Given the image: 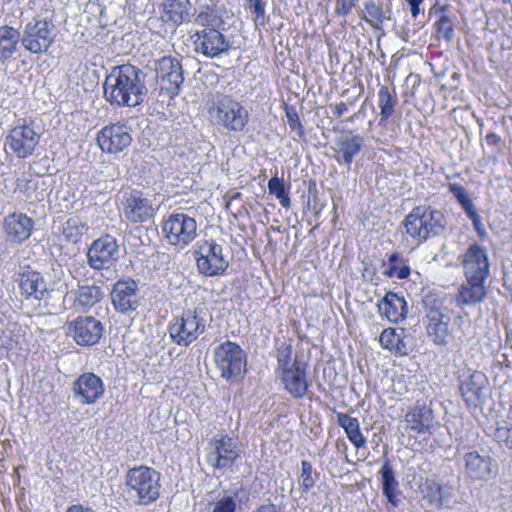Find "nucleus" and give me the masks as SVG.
<instances>
[{"instance_id":"f704fd0d","label":"nucleus","mask_w":512,"mask_h":512,"mask_svg":"<svg viewBox=\"0 0 512 512\" xmlns=\"http://www.w3.org/2000/svg\"><path fill=\"white\" fill-rule=\"evenodd\" d=\"M195 13V23L206 27L205 29H220L224 25L221 11L213 1L196 8Z\"/></svg>"},{"instance_id":"3c124183","label":"nucleus","mask_w":512,"mask_h":512,"mask_svg":"<svg viewBox=\"0 0 512 512\" xmlns=\"http://www.w3.org/2000/svg\"><path fill=\"white\" fill-rule=\"evenodd\" d=\"M358 0H337L335 11L338 14H348L351 9L356 5Z\"/></svg>"},{"instance_id":"39448f33","label":"nucleus","mask_w":512,"mask_h":512,"mask_svg":"<svg viewBox=\"0 0 512 512\" xmlns=\"http://www.w3.org/2000/svg\"><path fill=\"white\" fill-rule=\"evenodd\" d=\"M243 451L237 439L228 435L214 437L209 441L207 462L214 470L232 472Z\"/></svg>"},{"instance_id":"7c9ffc66","label":"nucleus","mask_w":512,"mask_h":512,"mask_svg":"<svg viewBox=\"0 0 512 512\" xmlns=\"http://www.w3.org/2000/svg\"><path fill=\"white\" fill-rule=\"evenodd\" d=\"M364 9L361 19L365 20L372 28L381 30L384 21L390 20L392 11L391 4H376L374 1H367L363 4Z\"/></svg>"},{"instance_id":"ea45409f","label":"nucleus","mask_w":512,"mask_h":512,"mask_svg":"<svg viewBox=\"0 0 512 512\" xmlns=\"http://www.w3.org/2000/svg\"><path fill=\"white\" fill-rule=\"evenodd\" d=\"M396 104V94L392 93L387 86L382 85L378 91L380 122L387 121L394 114Z\"/></svg>"},{"instance_id":"72a5a7b5","label":"nucleus","mask_w":512,"mask_h":512,"mask_svg":"<svg viewBox=\"0 0 512 512\" xmlns=\"http://www.w3.org/2000/svg\"><path fill=\"white\" fill-rule=\"evenodd\" d=\"M465 473L472 479H487L491 474L490 458L469 452L465 455Z\"/></svg>"},{"instance_id":"aec40b11","label":"nucleus","mask_w":512,"mask_h":512,"mask_svg":"<svg viewBox=\"0 0 512 512\" xmlns=\"http://www.w3.org/2000/svg\"><path fill=\"white\" fill-rule=\"evenodd\" d=\"M462 265L466 279L486 280L489 276L488 255L477 244L469 246L463 255Z\"/></svg>"},{"instance_id":"ddd939ff","label":"nucleus","mask_w":512,"mask_h":512,"mask_svg":"<svg viewBox=\"0 0 512 512\" xmlns=\"http://www.w3.org/2000/svg\"><path fill=\"white\" fill-rule=\"evenodd\" d=\"M41 134L35 130L33 124H23L11 129L6 138L5 146L18 158H27L33 154L39 144Z\"/></svg>"},{"instance_id":"2eb2a0df","label":"nucleus","mask_w":512,"mask_h":512,"mask_svg":"<svg viewBox=\"0 0 512 512\" xmlns=\"http://www.w3.org/2000/svg\"><path fill=\"white\" fill-rule=\"evenodd\" d=\"M156 76L160 89L170 96L177 95L184 81L180 61L171 56H164L157 61Z\"/></svg>"},{"instance_id":"423d86ee","label":"nucleus","mask_w":512,"mask_h":512,"mask_svg":"<svg viewBox=\"0 0 512 512\" xmlns=\"http://www.w3.org/2000/svg\"><path fill=\"white\" fill-rule=\"evenodd\" d=\"M206 316L207 310L204 307H196L193 311L185 312L169 328L172 340L182 346L191 344L205 331Z\"/></svg>"},{"instance_id":"c03bdc74","label":"nucleus","mask_w":512,"mask_h":512,"mask_svg":"<svg viewBox=\"0 0 512 512\" xmlns=\"http://www.w3.org/2000/svg\"><path fill=\"white\" fill-rule=\"evenodd\" d=\"M278 368L282 372L300 365L296 359L292 358V348L290 345H282L277 350Z\"/></svg>"},{"instance_id":"8fccbe9b","label":"nucleus","mask_w":512,"mask_h":512,"mask_svg":"<svg viewBox=\"0 0 512 512\" xmlns=\"http://www.w3.org/2000/svg\"><path fill=\"white\" fill-rule=\"evenodd\" d=\"M286 116H287L288 124H289L290 128L293 130H298V135L302 136L303 135V126L300 122V119H299V116L297 115V113L294 111L287 110Z\"/></svg>"},{"instance_id":"a878e982","label":"nucleus","mask_w":512,"mask_h":512,"mask_svg":"<svg viewBox=\"0 0 512 512\" xmlns=\"http://www.w3.org/2000/svg\"><path fill=\"white\" fill-rule=\"evenodd\" d=\"M379 312L390 322L398 323L407 316V303L403 297L396 293L388 292L378 304Z\"/></svg>"},{"instance_id":"dca6fc26","label":"nucleus","mask_w":512,"mask_h":512,"mask_svg":"<svg viewBox=\"0 0 512 512\" xmlns=\"http://www.w3.org/2000/svg\"><path fill=\"white\" fill-rule=\"evenodd\" d=\"M104 384L94 373H83L72 386L73 396L82 405H93L104 394Z\"/></svg>"},{"instance_id":"5701e85b","label":"nucleus","mask_w":512,"mask_h":512,"mask_svg":"<svg viewBox=\"0 0 512 512\" xmlns=\"http://www.w3.org/2000/svg\"><path fill=\"white\" fill-rule=\"evenodd\" d=\"M220 29H203L195 33L196 52L206 57H216L229 49V42Z\"/></svg>"},{"instance_id":"a18cd8bd","label":"nucleus","mask_w":512,"mask_h":512,"mask_svg":"<svg viewBox=\"0 0 512 512\" xmlns=\"http://www.w3.org/2000/svg\"><path fill=\"white\" fill-rule=\"evenodd\" d=\"M449 192L457 199L465 212L473 214V202L466 192L465 188L457 183H450L448 185Z\"/></svg>"},{"instance_id":"f3484780","label":"nucleus","mask_w":512,"mask_h":512,"mask_svg":"<svg viewBox=\"0 0 512 512\" xmlns=\"http://www.w3.org/2000/svg\"><path fill=\"white\" fill-rule=\"evenodd\" d=\"M97 142L103 152L116 154L129 147L132 137L127 126L112 124L98 132Z\"/></svg>"},{"instance_id":"4d7b16f0","label":"nucleus","mask_w":512,"mask_h":512,"mask_svg":"<svg viewBox=\"0 0 512 512\" xmlns=\"http://www.w3.org/2000/svg\"><path fill=\"white\" fill-rule=\"evenodd\" d=\"M212 1L213 0H187V5L189 6V8L194 7V9L196 10V8H200L202 7V5L209 4Z\"/></svg>"},{"instance_id":"603ef678","label":"nucleus","mask_w":512,"mask_h":512,"mask_svg":"<svg viewBox=\"0 0 512 512\" xmlns=\"http://www.w3.org/2000/svg\"><path fill=\"white\" fill-rule=\"evenodd\" d=\"M247 3L249 4V7L253 9V12L256 14L257 17L264 16L265 8L262 0L247 1Z\"/></svg>"},{"instance_id":"a211bd4d","label":"nucleus","mask_w":512,"mask_h":512,"mask_svg":"<svg viewBox=\"0 0 512 512\" xmlns=\"http://www.w3.org/2000/svg\"><path fill=\"white\" fill-rule=\"evenodd\" d=\"M68 331L78 345L92 346L102 337L103 326L93 317H79L69 324Z\"/></svg>"},{"instance_id":"412c9836","label":"nucleus","mask_w":512,"mask_h":512,"mask_svg":"<svg viewBox=\"0 0 512 512\" xmlns=\"http://www.w3.org/2000/svg\"><path fill=\"white\" fill-rule=\"evenodd\" d=\"M114 308L121 313L135 311L139 305L138 285L132 280L117 281L111 291Z\"/></svg>"},{"instance_id":"680f3d73","label":"nucleus","mask_w":512,"mask_h":512,"mask_svg":"<svg viewBox=\"0 0 512 512\" xmlns=\"http://www.w3.org/2000/svg\"><path fill=\"white\" fill-rule=\"evenodd\" d=\"M397 258H398L397 254H392V255L389 256V261L390 262L396 261Z\"/></svg>"},{"instance_id":"f03ea898","label":"nucleus","mask_w":512,"mask_h":512,"mask_svg":"<svg viewBox=\"0 0 512 512\" xmlns=\"http://www.w3.org/2000/svg\"><path fill=\"white\" fill-rule=\"evenodd\" d=\"M210 121L229 132H241L249 122L248 110L229 95L217 94L207 102Z\"/></svg>"},{"instance_id":"5fc2aeb1","label":"nucleus","mask_w":512,"mask_h":512,"mask_svg":"<svg viewBox=\"0 0 512 512\" xmlns=\"http://www.w3.org/2000/svg\"><path fill=\"white\" fill-rule=\"evenodd\" d=\"M331 109L336 117H341L347 111V105L341 102L339 104L331 106Z\"/></svg>"},{"instance_id":"c85d7f7f","label":"nucleus","mask_w":512,"mask_h":512,"mask_svg":"<svg viewBox=\"0 0 512 512\" xmlns=\"http://www.w3.org/2000/svg\"><path fill=\"white\" fill-rule=\"evenodd\" d=\"M433 412L425 405H417L411 408L405 415L407 427L412 431L422 434L430 430L433 424Z\"/></svg>"},{"instance_id":"f257e3e1","label":"nucleus","mask_w":512,"mask_h":512,"mask_svg":"<svg viewBox=\"0 0 512 512\" xmlns=\"http://www.w3.org/2000/svg\"><path fill=\"white\" fill-rule=\"evenodd\" d=\"M146 92L145 74L131 64L114 67L104 82L106 100L118 106L135 107L143 102Z\"/></svg>"},{"instance_id":"bb28decb","label":"nucleus","mask_w":512,"mask_h":512,"mask_svg":"<svg viewBox=\"0 0 512 512\" xmlns=\"http://www.w3.org/2000/svg\"><path fill=\"white\" fill-rule=\"evenodd\" d=\"M285 390L294 398H302L308 390L306 372L301 365L286 370L280 375Z\"/></svg>"},{"instance_id":"9b49d317","label":"nucleus","mask_w":512,"mask_h":512,"mask_svg":"<svg viewBox=\"0 0 512 512\" xmlns=\"http://www.w3.org/2000/svg\"><path fill=\"white\" fill-rule=\"evenodd\" d=\"M53 26L47 20L33 19L25 26L22 45L31 53L46 52L54 40Z\"/></svg>"},{"instance_id":"6ab92c4d","label":"nucleus","mask_w":512,"mask_h":512,"mask_svg":"<svg viewBox=\"0 0 512 512\" xmlns=\"http://www.w3.org/2000/svg\"><path fill=\"white\" fill-rule=\"evenodd\" d=\"M122 213L129 222L143 223L153 217L154 208L150 199L138 191H133L125 195L122 202Z\"/></svg>"},{"instance_id":"4468645a","label":"nucleus","mask_w":512,"mask_h":512,"mask_svg":"<svg viewBox=\"0 0 512 512\" xmlns=\"http://www.w3.org/2000/svg\"><path fill=\"white\" fill-rule=\"evenodd\" d=\"M119 258V246L111 235L95 240L87 252V261L95 270L109 269Z\"/></svg>"},{"instance_id":"6e6552de","label":"nucleus","mask_w":512,"mask_h":512,"mask_svg":"<svg viewBox=\"0 0 512 512\" xmlns=\"http://www.w3.org/2000/svg\"><path fill=\"white\" fill-rule=\"evenodd\" d=\"M195 260L200 274L208 277L222 275L229 266L223 248L215 240H205L195 251Z\"/></svg>"},{"instance_id":"f8f14e48","label":"nucleus","mask_w":512,"mask_h":512,"mask_svg":"<svg viewBox=\"0 0 512 512\" xmlns=\"http://www.w3.org/2000/svg\"><path fill=\"white\" fill-rule=\"evenodd\" d=\"M16 282L21 295L26 300L41 301L53 291L52 284L48 283L40 272L30 266L20 268Z\"/></svg>"},{"instance_id":"de8ad7c7","label":"nucleus","mask_w":512,"mask_h":512,"mask_svg":"<svg viewBox=\"0 0 512 512\" xmlns=\"http://www.w3.org/2000/svg\"><path fill=\"white\" fill-rule=\"evenodd\" d=\"M301 487L304 491H308L311 489L316 482L317 474L313 473L312 464L306 460H303L301 463Z\"/></svg>"},{"instance_id":"864d4df0","label":"nucleus","mask_w":512,"mask_h":512,"mask_svg":"<svg viewBox=\"0 0 512 512\" xmlns=\"http://www.w3.org/2000/svg\"><path fill=\"white\" fill-rule=\"evenodd\" d=\"M409 6H410V12L414 19L417 18V16L420 13V5L423 3V0H405Z\"/></svg>"},{"instance_id":"e2e57ef3","label":"nucleus","mask_w":512,"mask_h":512,"mask_svg":"<svg viewBox=\"0 0 512 512\" xmlns=\"http://www.w3.org/2000/svg\"><path fill=\"white\" fill-rule=\"evenodd\" d=\"M437 490L440 491L441 487L439 485L436 486Z\"/></svg>"},{"instance_id":"09e8293b","label":"nucleus","mask_w":512,"mask_h":512,"mask_svg":"<svg viewBox=\"0 0 512 512\" xmlns=\"http://www.w3.org/2000/svg\"><path fill=\"white\" fill-rule=\"evenodd\" d=\"M495 436L500 442H504L507 447L512 448V425L498 427Z\"/></svg>"},{"instance_id":"49530a36","label":"nucleus","mask_w":512,"mask_h":512,"mask_svg":"<svg viewBox=\"0 0 512 512\" xmlns=\"http://www.w3.org/2000/svg\"><path fill=\"white\" fill-rule=\"evenodd\" d=\"M434 28L438 39H443L448 43L452 41L454 28L453 23L448 16H441L439 20L435 22Z\"/></svg>"},{"instance_id":"58836bf2","label":"nucleus","mask_w":512,"mask_h":512,"mask_svg":"<svg viewBox=\"0 0 512 512\" xmlns=\"http://www.w3.org/2000/svg\"><path fill=\"white\" fill-rule=\"evenodd\" d=\"M164 15L168 21L181 24L187 20L190 15L187 0H166L164 3Z\"/></svg>"},{"instance_id":"1a4fd4ad","label":"nucleus","mask_w":512,"mask_h":512,"mask_svg":"<svg viewBox=\"0 0 512 512\" xmlns=\"http://www.w3.org/2000/svg\"><path fill=\"white\" fill-rule=\"evenodd\" d=\"M214 357L221 376L227 380L240 377L245 371L246 354L234 342L226 341L219 345L214 351Z\"/></svg>"},{"instance_id":"13d9d810","label":"nucleus","mask_w":512,"mask_h":512,"mask_svg":"<svg viewBox=\"0 0 512 512\" xmlns=\"http://www.w3.org/2000/svg\"><path fill=\"white\" fill-rule=\"evenodd\" d=\"M66 512H94V511L89 507H84L83 505L75 504V505L70 506L66 510Z\"/></svg>"},{"instance_id":"0eeeda50","label":"nucleus","mask_w":512,"mask_h":512,"mask_svg":"<svg viewBox=\"0 0 512 512\" xmlns=\"http://www.w3.org/2000/svg\"><path fill=\"white\" fill-rule=\"evenodd\" d=\"M161 229L167 242L178 249L187 247L197 237V222L185 213L170 214Z\"/></svg>"},{"instance_id":"4be33fe9","label":"nucleus","mask_w":512,"mask_h":512,"mask_svg":"<svg viewBox=\"0 0 512 512\" xmlns=\"http://www.w3.org/2000/svg\"><path fill=\"white\" fill-rule=\"evenodd\" d=\"M488 379L480 371H473L461 381V395L468 406H480L486 400Z\"/></svg>"},{"instance_id":"20e7f679","label":"nucleus","mask_w":512,"mask_h":512,"mask_svg":"<svg viewBox=\"0 0 512 512\" xmlns=\"http://www.w3.org/2000/svg\"><path fill=\"white\" fill-rule=\"evenodd\" d=\"M405 232L417 243L441 234L446 220L441 211L430 206L415 207L404 219Z\"/></svg>"},{"instance_id":"bf43d9fd","label":"nucleus","mask_w":512,"mask_h":512,"mask_svg":"<svg viewBox=\"0 0 512 512\" xmlns=\"http://www.w3.org/2000/svg\"><path fill=\"white\" fill-rule=\"evenodd\" d=\"M466 214L472 220L475 228L478 229V226L480 225V217L477 213L476 208L473 207V214H471L470 212H466Z\"/></svg>"},{"instance_id":"052dcab7","label":"nucleus","mask_w":512,"mask_h":512,"mask_svg":"<svg viewBox=\"0 0 512 512\" xmlns=\"http://www.w3.org/2000/svg\"><path fill=\"white\" fill-rule=\"evenodd\" d=\"M410 275V268L408 266H403L400 269L396 270V276L398 279H405Z\"/></svg>"},{"instance_id":"a19ab883","label":"nucleus","mask_w":512,"mask_h":512,"mask_svg":"<svg viewBox=\"0 0 512 512\" xmlns=\"http://www.w3.org/2000/svg\"><path fill=\"white\" fill-rule=\"evenodd\" d=\"M87 230V221L72 216L64 223L62 233L68 241L76 243Z\"/></svg>"},{"instance_id":"7ed1b4c3","label":"nucleus","mask_w":512,"mask_h":512,"mask_svg":"<svg viewBox=\"0 0 512 512\" xmlns=\"http://www.w3.org/2000/svg\"><path fill=\"white\" fill-rule=\"evenodd\" d=\"M128 498L137 505H149L160 496V473L148 466L128 470L125 477Z\"/></svg>"},{"instance_id":"4c0bfd02","label":"nucleus","mask_w":512,"mask_h":512,"mask_svg":"<svg viewBox=\"0 0 512 512\" xmlns=\"http://www.w3.org/2000/svg\"><path fill=\"white\" fill-rule=\"evenodd\" d=\"M231 493L233 496H226L218 500L215 503L212 512H236V501L234 498H236L239 503H245L249 498L247 489H245L242 485H234Z\"/></svg>"},{"instance_id":"cd10ccee","label":"nucleus","mask_w":512,"mask_h":512,"mask_svg":"<svg viewBox=\"0 0 512 512\" xmlns=\"http://www.w3.org/2000/svg\"><path fill=\"white\" fill-rule=\"evenodd\" d=\"M408 337L403 328H386L379 337L381 346L396 355H407L409 353Z\"/></svg>"},{"instance_id":"b1692460","label":"nucleus","mask_w":512,"mask_h":512,"mask_svg":"<svg viewBox=\"0 0 512 512\" xmlns=\"http://www.w3.org/2000/svg\"><path fill=\"white\" fill-rule=\"evenodd\" d=\"M34 227L33 220L23 213H11L5 217L3 228L9 242L21 244L27 240Z\"/></svg>"},{"instance_id":"393cba45","label":"nucleus","mask_w":512,"mask_h":512,"mask_svg":"<svg viewBox=\"0 0 512 512\" xmlns=\"http://www.w3.org/2000/svg\"><path fill=\"white\" fill-rule=\"evenodd\" d=\"M485 280L466 279L455 297L458 307L471 306L482 302L486 298Z\"/></svg>"},{"instance_id":"c756f323","label":"nucleus","mask_w":512,"mask_h":512,"mask_svg":"<svg viewBox=\"0 0 512 512\" xmlns=\"http://www.w3.org/2000/svg\"><path fill=\"white\" fill-rule=\"evenodd\" d=\"M364 144V140L359 135L352 133L343 135L336 143V159L339 163L344 162L350 166L353 158L360 152Z\"/></svg>"},{"instance_id":"473e14b6","label":"nucleus","mask_w":512,"mask_h":512,"mask_svg":"<svg viewBox=\"0 0 512 512\" xmlns=\"http://www.w3.org/2000/svg\"><path fill=\"white\" fill-rule=\"evenodd\" d=\"M379 473L381 475V480H382L383 494L385 495L388 502L392 506H394V507L398 506V503L400 501L398 498V496L400 494L399 484L395 478L394 470H393L392 466L390 465V462L388 459H385Z\"/></svg>"},{"instance_id":"9d476101","label":"nucleus","mask_w":512,"mask_h":512,"mask_svg":"<svg viewBox=\"0 0 512 512\" xmlns=\"http://www.w3.org/2000/svg\"><path fill=\"white\" fill-rule=\"evenodd\" d=\"M451 317L448 309L438 303L427 307L425 327L428 338L438 347H446L449 344L451 333L449 324Z\"/></svg>"},{"instance_id":"37998d69","label":"nucleus","mask_w":512,"mask_h":512,"mask_svg":"<svg viewBox=\"0 0 512 512\" xmlns=\"http://www.w3.org/2000/svg\"><path fill=\"white\" fill-rule=\"evenodd\" d=\"M268 189L270 194L275 195L284 208H288L290 206V198L286 192L284 181L282 179L272 177L268 182Z\"/></svg>"},{"instance_id":"2f4dec72","label":"nucleus","mask_w":512,"mask_h":512,"mask_svg":"<svg viewBox=\"0 0 512 512\" xmlns=\"http://www.w3.org/2000/svg\"><path fill=\"white\" fill-rule=\"evenodd\" d=\"M103 293L97 286H81L75 291L67 294L73 300V308L77 311H84L102 299Z\"/></svg>"},{"instance_id":"6e6d98bb","label":"nucleus","mask_w":512,"mask_h":512,"mask_svg":"<svg viewBox=\"0 0 512 512\" xmlns=\"http://www.w3.org/2000/svg\"><path fill=\"white\" fill-rule=\"evenodd\" d=\"M485 141L490 146H498L500 142V137L495 133H489L485 137Z\"/></svg>"},{"instance_id":"e433bc0d","label":"nucleus","mask_w":512,"mask_h":512,"mask_svg":"<svg viewBox=\"0 0 512 512\" xmlns=\"http://www.w3.org/2000/svg\"><path fill=\"white\" fill-rule=\"evenodd\" d=\"M20 33L9 26H0V60L6 61L12 57L18 48Z\"/></svg>"},{"instance_id":"79ce46f5","label":"nucleus","mask_w":512,"mask_h":512,"mask_svg":"<svg viewBox=\"0 0 512 512\" xmlns=\"http://www.w3.org/2000/svg\"><path fill=\"white\" fill-rule=\"evenodd\" d=\"M38 178L32 175L23 176L17 179L16 189L26 198L31 200H42L43 194L37 192Z\"/></svg>"},{"instance_id":"c9c22d12","label":"nucleus","mask_w":512,"mask_h":512,"mask_svg":"<svg viewBox=\"0 0 512 512\" xmlns=\"http://www.w3.org/2000/svg\"><path fill=\"white\" fill-rule=\"evenodd\" d=\"M337 423L344 429L347 438L357 449L365 446L366 438L361 433L357 418L345 413H337Z\"/></svg>"}]
</instances>
